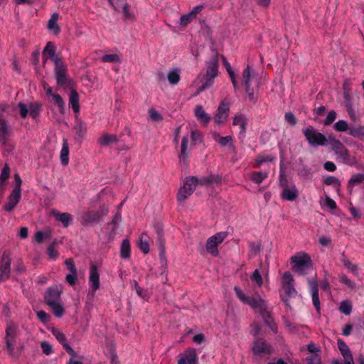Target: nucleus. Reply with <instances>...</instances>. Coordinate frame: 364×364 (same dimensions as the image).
I'll use <instances>...</instances> for the list:
<instances>
[{
    "instance_id": "f257e3e1",
    "label": "nucleus",
    "mask_w": 364,
    "mask_h": 364,
    "mask_svg": "<svg viewBox=\"0 0 364 364\" xmlns=\"http://www.w3.org/2000/svg\"><path fill=\"white\" fill-rule=\"evenodd\" d=\"M234 291L237 298L245 304L249 305L252 309L259 313L264 320V322L269 326L270 329L274 333H277V325L272 321L269 311L267 309L266 302L258 294L250 296L238 287H234Z\"/></svg>"
},
{
    "instance_id": "f03ea898",
    "label": "nucleus",
    "mask_w": 364,
    "mask_h": 364,
    "mask_svg": "<svg viewBox=\"0 0 364 364\" xmlns=\"http://www.w3.org/2000/svg\"><path fill=\"white\" fill-rule=\"evenodd\" d=\"M222 176L210 175L201 178L195 176H188L185 178L183 185L179 188L177 200L180 203H183L199 186H206L210 183H221Z\"/></svg>"
},
{
    "instance_id": "7ed1b4c3",
    "label": "nucleus",
    "mask_w": 364,
    "mask_h": 364,
    "mask_svg": "<svg viewBox=\"0 0 364 364\" xmlns=\"http://www.w3.org/2000/svg\"><path fill=\"white\" fill-rule=\"evenodd\" d=\"M291 270L300 275H304L312 268L313 263L311 257L305 252L300 251L290 258Z\"/></svg>"
},
{
    "instance_id": "20e7f679",
    "label": "nucleus",
    "mask_w": 364,
    "mask_h": 364,
    "mask_svg": "<svg viewBox=\"0 0 364 364\" xmlns=\"http://www.w3.org/2000/svg\"><path fill=\"white\" fill-rule=\"evenodd\" d=\"M206 72L203 76V82L199 87L198 92L205 90L210 87L214 82V79L218 75L219 63L216 55L213 56L206 63Z\"/></svg>"
},
{
    "instance_id": "39448f33",
    "label": "nucleus",
    "mask_w": 364,
    "mask_h": 364,
    "mask_svg": "<svg viewBox=\"0 0 364 364\" xmlns=\"http://www.w3.org/2000/svg\"><path fill=\"white\" fill-rule=\"evenodd\" d=\"M228 235L226 231L219 232L208 238L205 243L206 251L213 257L219 255L218 246L223 242Z\"/></svg>"
},
{
    "instance_id": "423d86ee",
    "label": "nucleus",
    "mask_w": 364,
    "mask_h": 364,
    "mask_svg": "<svg viewBox=\"0 0 364 364\" xmlns=\"http://www.w3.org/2000/svg\"><path fill=\"white\" fill-rule=\"evenodd\" d=\"M308 143L311 146H325L328 141V137L326 138L324 134L318 132L313 127L309 126L303 130Z\"/></svg>"
},
{
    "instance_id": "0eeeda50",
    "label": "nucleus",
    "mask_w": 364,
    "mask_h": 364,
    "mask_svg": "<svg viewBox=\"0 0 364 364\" xmlns=\"http://www.w3.org/2000/svg\"><path fill=\"white\" fill-rule=\"evenodd\" d=\"M328 142L334 153L338 155L344 163H348L350 160V154L342 142L336 139L332 134L328 135Z\"/></svg>"
},
{
    "instance_id": "6e6552de",
    "label": "nucleus",
    "mask_w": 364,
    "mask_h": 364,
    "mask_svg": "<svg viewBox=\"0 0 364 364\" xmlns=\"http://www.w3.org/2000/svg\"><path fill=\"white\" fill-rule=\"evenodd\" d=\"M54 73L58 85L63 86L68 83V66L63 59L55 60Z\"/></svg>"
},
{
    "instance_id": "1a4fd4ad",
    "label": "nucleus",
    "mask_w": 364,
    "mask_h": 364,
    "mask_svg": "<svg viewBox=\"0 0 364 364\" xmlns=\"http://www.w3.org/2000/svg\"><path fill=\"white\" fill-rule=\"evenodd\" d=\"M280 186L282 188L281 197L283 200L293 201L298 198L299 191L294 184L289 185L286 178H284L280 181Z\"/></svg>"
},
{
    "instance_id": "9d476101",
    "label": "nucleus",
    "mask_w": 364,
    "mask_h": 364,
    "mask_svg": "<svg viewBox=\"0 0 364 364\" xmlns=\"http://www.w3.org/2000/svg\"><path fill=\"white\" fill-rule=\"evenodd\" d=\"M17 336V327L13 324L9 323L6 328V350L11 356L14 355V346L16 344V339Z\"/></svg>"
},
{
    "instance_id": "9b49d317",
    "label": "nucleus",
    "mask_w": 364,
    "mask_h": 364,
    "mask_svg": "<svg viewBox=\"0 0 364 364\" xmlns=\"http://www.w3.org/2000/svg\"><path fill=\"white\" fill-rule=\"evenodd\" d=\"M177 364H199L197 350L194 348H187L177 356Z\"/></svg>"
},
{
    "instance_id": "f8f14e48",
    "label": "nucleus",
    "mask_w": 364,
    "mask_h": 364,
    "mask_svg": "<svg viewBox=\"0 0 364 364\" xmlns=\"http://www.w3.org/2000/svg\"><path fill=\"white\" fill-rule=\"evenodd\" d=\"M253 78L254 75L252 74L250 66L247 65L242 73V83L250 100H255V91L251 87Z\"/></svg>"
},
{
    "instance_id": "ddd939ff",
    "label": "nucleus",
    "mask_w": 364,
    "mask_h": 364,
    "mask_svg": "<svg viewBox=\"0 0 364 364\" xmlns=\"http://www.w3.org/2000/svg\"><path fill=\"white\" fill-rule=\"evenodd\" d=\"M338 348L343 358V361L341 362L338 360H333V364H354L352 353L346 345V343L341 339L338 340Z\"/></svg>"
},
{
    "instance_id": "4468645a",
    "label": "nucleus",
    "mask_w": 364,
    "mask_h": 364,
    "mask_svg": "<svg viewBox=\"0 0 364 364\" xmlns=\"http://www.w3.org/2000/svg\"><path fill=\"white\" fill-rule=\"evenodd\" d=\"M282 287L289 296H293L296 294V291L294 288V280L289 272L284 273L282 278Z\"/></svg>"
},
{
    "instance_id": "2eb2a0df",
    "label": "nucleus",
    "mask_w": 364,
    "mask_h": 364,
    "mask_svg": "<svg viewBox=\"0 0 364 364\" xmlns=\"http://www.w3.org/2000/svg\"><path fill=\"white\" fill-rule=\"evenodd\" d=\"M229 111V102L226 100L221 101L215 115V122L217 124L225 122L228 117Z\"/></svg>"
},
{
    "instance_id": "dca6fc26",
    "label": "nucleus",
    "mask_w": 364,
    "mask_h": 364,
    "mask_svg": "<svg viewBox=\"0 0 364 364\" xmlns=\"http://www.w3.org/2000/svg\"><path fill=\"white\" fill-rule=\"evenodd\" d=\"M252 352L255 355H270L272 353V346L264 339H257L252 346Z\"/></svg>"
},
{
    "instance_id": "f3484780",
    "label": "nucleus",
    "mask_w": 364,
    "mask_h": 364,
    "mask_svg": "<svg viewBox=\"0 0 364 364\" xmlns=\"http://www.w3.org/2000/svg\"><path fill=\"white\" fill-rule=\"evenodd\" d=\"M11 259L6 252H4L1 258V263L0 264V282H4L8 279L11 273Z\"/></svg>"
},
{
    "instance_id": "a211bd4d",
    "label": "nucleus",
    "mask_w": 364,
    "mask_h": 364,
    "mask_svg": "<svg viewBox=\"0 0 364 364\" xmlns=\"http://www.w3.org/2000/svg\"><path fill=\"white\" fill-rule=\"evenodd\" d=\"M101 218L102 213L100 211L88 210L82 214L80 223L83 226L91 224H97Z\"/></svg>"
},
{
    "instance_id": "6ab92c4d",
    "label": "nucleus",
    "mask_w": 364,
    "mask_h": 364,
    "mask_svg": "<svg viewBox=\"0 0 364 364\" xmlns=\"http://www.w3.org/2000/svg\"><path fill=\"white\" fill-rule=\"evenodd\" d=\"M60 291L57 287L48 289L44 295V300L48 306L61 302Z\"/></svg>"
},
{
    "instance_id": "aec40b11",
    "label": "nucleus",
    "mask_w": 364,
    "mask_h": 364,
    "mask_svg": "<svg viewBox=\"0 0 364 364\" xmlns=\"http://www.w3.org/2000/svg\"><path fill=\"white\" fill-rule=\"evenodd\" d=\"M121 219V214L119 211H117L114 215L112 221L107 225L106 230L107 231L109 239H113L115 235L118 234V229Z\"/></svg>"
},
{
    "instance_id": "412c9836",
    "label": "nucleus",
    "mask_w": 364,
    "mask_h": 364,
    "mask_svg": "<svg viewBox=\"0 0 364 364\" xmlns=\"http://www.w3.org/2000/svg\"><path fill=\"white\" fill-rule=\"evenodd\" d=\"M51 332L58 341L63 346L65 351L73 357L75 356V352L68 343L65 334L59 329L55 328L52 329Z\"/></svg>"
},
{
    "instance_id": "4be33fe9",
    "label": "nucleus",
    "mask_w": 364,
    "mask_h": 364,
    "mask_svg": "<svg viewBox=\"0 0 364 364\" xmlns=\"http://www.w3.org/2000/svg\"><path fill=\"white\" fill-rule=\"evenodd\" d=\"M203 9V5H198L195 6L189 13L183 14L180 18V25L181 26H186L193 21L198 14H199Z\"/></svg>"
},
{
    "instance_id": "5701e85b",
    "label": "nucleus",
    "mask_w": 364,
    "mask_h": 364,
    "mask_svg": "<svg viewBox=\"0 0 364 364\" xmlns=\"http://www.w3.org/2000/svg\"><path fill=\"white\" fill-rule=\"evenodd\" d=\"M89 283L93 292L100 288V275L96 265L92 264L90 268Z\"/></svg>"
},
{
    "instance_id": "b1692460",
    "label": "nucleus",
    "mask_w": 364,
    "mask_h": 364,
    "mask_svg": "<svg viewBox=\"0 0 364 364\" xmlns=\"http://www.w3.org/2000/svg\"><path fill=\"white\" fill-rule=\"evenodd\" d=\"M56 48L53 43L49 41L46 43L43 50V57L44 59H50L55 63V60H62V57L58 55H55Z\"/></svg>"
},
{
    "instance_id": "393cba45",
    "label": "nucleus",
    "mask_w": 364,
    "mask_h": 364,
    "mask_svg": "<svg viewBox=\"0 0 364 364\" xmlns=\"http://www.w3.org/2000/svg\"><path fill=\"white\" fill-rule=\"evenodd\" d=\"M21 198V193L12 191L8 197V201L4 205V210L8 212H11L19 203Z\"/></svg>"
},
{
    "instance_id": "a878e982",
    "label": "nucleus",
    "mask_w": 364,
    "mask_h": 364,
    "mask_svg": "<svg viewBox=\"0 0 364 364\" xmlns=\"http://www.w3.org/2000/svg\"><path fill=\"white\" fill-rule=\"evenodd\" d=\"M247 124V120L242 114L238 113L235 115L232 121V125L239 127L240 129V136H241L242 137L245 136Z\"/></svg>"
},
{
    "instance_id": "bb28decb",
    "label": "nucleus",
    "mask_w": 364,
    "mask_h": 364,
    "mask_svg": "<svg viewBox=\"0 0 364 364\" xmlns=\"http://www.w3.org/2000/svg\"><path fill=\"white\" fill-rule=\"evenodd\" d=\"M53 215L57 221L62 223L64 228H68L73 224V216L68 213H60L57 210H53Z\"/></svg>"
},
{
    "instance_id": "cd10ccee",
    "label": "nucleus",
    "mask_w": 364,
    "mask_h": 364,
    "mask_svg": "<svg viewBox=\"0 0 364 364\" xmlns=\"http://www.w3.org/2000/svg\"><path fill=\"white\" fill-rule=\"evenodd\" d=\"M188 143H189V141H188V136H184L181 140L179 159H180V162L183 163L185 166H187L188 164Z\"/></svg>"
},
{
    "instance_id": "c85d7f7f",
    "label": "nucleus",
    "mask_w": 364,
    "mask_h": 364,
    "mask_svg": "<svg viewBox=\"0 0 364 364\" xmlns=\"http://www.w3.org/2000/svg\"><path fill=\"white\" fill-rule=\"evenodd\" d=\"M341 262L348 272L352 273L354 275L358 274V266L356 264L353 263L344 253L341 254Z\"/></svg>"
},
{
    "instance_id": "c756f323",
    "label": "nucleus",
    "mask_w": 364,
    "mask_h": 364,
    "mask_svg": "<svg viewBox=\"0 0 364 364\" xmlns=\"http://www.w3.org/2000/svg\"><path fill=\"white\" fill-rule=\"evenodd\" d=\"M194 114L198 120H199L203 125H207L209 123L210 117L205 112L201 105H198L196 106Z\"/></svg>"
},
{
    "instance_id": "7c9ffc66",
    "label": "nucleus",
    "mask_w": 364,
    "mask_h": 364,
    "mask_svg": "<svg viewBox=\"0 0 364 364\" xmlns=\"http://www.w3.org/2000/svg\"><path fill=\"white\" fill-rule=\"evenodd\" d=\"M118 138L114 134L103 132L101 136L97 139V143L101 146H109L112 144L117 143Z\"/></svg>"
},
{
    "instance_id": "2f4dec72",
    "label": "nucleus",
    "mask_w": 364,
    "mask_h": 364,
    "mask_svg": "<svg viewBox=\"0 0 364 364\" xmlns=\"http://www.w3.org/2000/svg\"><path fill=\"white\" fill-rule=\"evenodd\" d=\"M69 102L75 113L80 112L79 95L75 90H72L69 96Z\"/></svg>"
},
{
    "instance_id": "473e14b6",
    "label": "nucleus",
    "mask_w": 364,
    "mask_h": 364,
    "mask_svg": "<svg viewBox=\"0 0 364 364\" xmlns=\"http://www.w3.org/2000/svg\"><path fill=\"white\" fill-rule=\"evenodd\" d=\"M150 242L151 239L146 234H141L140 237V241L138 242V245L144 254H147L150 250Z\"/></svg>"
},
{
    "instance_id": "72a5a7b5",
    "label": "nucleus",
    "mask_w": 364,
    "mask_h": 364,
    "mask_svg": "<svg viewBox=\"0 0 364 364\" xmlns=\"http://www.w3.org/2000/svg\"><path fill=\"white\" fill-rule=\"evenodd\" d=\"M167 78L170 84L176 85L181 79V70L176 68L170 70L167 74Z\"/></svg>"
},
{
    "instance_id": "f704fd0d",
    "label": "nucleus",
    "mask_w": 364,
    "mask_h": 364,
    "mask_svg": "<svg viewBox=\"0 0 364 364\" xmlns=\"http://www.w3.org/2000/svg\"><path fill=\"white\" fill-rule=\"evenodd\" d=\"M58 17L59 15L58 13H53L51 15L48 23V29L53 31L55 34L59 33L60 31V28L58 25Z\"/></svg>"
},
{
    "instance_id": "c9c22d12",
    "label": "nucleus",
    "mask_w": 364,
    "mask_h": 364,
    "mask_svg": "<svg viewBox=\"0 0 364 364\" xmlns=\"http://www.w3.org/2000/svg\"><path fill=\"white\" fill-rule=\"evenodd\" d=\"M213 137L214 140L221 146H225L228 144H230L234 148L232 136H221L218 133L215 132L213 133Z\"/></svg>"
},
{
    "instance_id": "e433bc0d",
    "label": "nucleus",
    "mask_w": 364,
    "mask_h": 364,
    "mask_svg": "<svg viewBox=\"0 0 364 364\" xmlns=\"http://www.w3.org/2000/svg\"><path fill=\"white\" fill-rule=\"evenodd\" d=\"M76 122L75 125V129L76 130V133L77 136L82 139L85 136L87 132V127L84 122L80 119L77 116L75 118Z\"/></svg>"
},
{
    "instance_id": "4c0bfd02",
    "label": "nucleus",
    "mask_w": 364,
    "mask_h": 364,
    "mask_svg": "<svg viewBox=\"0 0 364 364\" xmlns=\"http://www.w3.org/2000/svg\"><path fill=\"white\" fill-rule=\"evenodd\" d=\"M275 159H276V156H274L259 154L255 159L253 167L258 168L262 164H264L265 162L273 161Z\"/></svg>"
},
{
    "instance_id": "58836bf2",
    "label": "nucleus",
    "mask_w": 364,
    "mask_h": 364,
    "mask_svg": "<svg viewBox=\"0 0 364 364\" xmlns=\"http://www.w3.org/2000/svg\"><path fill=\"white\" fill-rule=\"evenodd\" d=\"M224 66L230 77L232 83L235 90L238 89V84L236 80V76L234 71L232 69L230 64L227 61L226 58L223 57Z\"/></svg>"
},
{
    "instance_id": "ea45409f",
    "label": "nucleus",
    "mask_w": 364,
    "mask_h": 364,
    "mask_svg": "<svg viewBox=\"0 0 364 364\" xmlns=\"http://www.w3.org/2000/svg\"><path fill=\"white\" fill-rule=\"evenodd\" d=\"M348 134L364 141V126L350 127Z\"/></svg>"
},
{
    "instance_id": "a19ab883",
    "label": "nucleus",
    "mask_w": 364,
    "mask_h": 364,
    "mask_svg": "<svg viewBox=\"0 0 364 364\" xmlns=\"http://www.w3.org/2000/svg\"><path fill=\"white\" fill-rule=\"evenodd\" d=\"M340 282L346 288L350 290H354L356 288V284L351 280L346 274L341 273L338 276Z\"/></svg>"
},
{
    "instance_id": "79ce46f5",
    "label": "nucleus",
    "mask_w": 364,
    "mask_h": 364,
    "mask_svg": "<svg viewBox=\"0 0 364 364\" xmlns=\"http://www.w3.org/2000/svg\"><path fill=\"white\" fill-rule=\"evenodd\" d=\"M130 243L128 239H124L120 247V256L123 259H127L130 257Z\"/></svg>"
},
{
    "instance_id": "37998d69",
    "label": "nucleus",
    "mask_w": 364,
    "mask_h": 364,
    "mask_svg": "<svg viewBox=\"0 0 364 364\" xmlns=\"http://www.w3.org/2000/svg\"><path fill=\"white\" fill-rule=\"evenodd\" d=\"M268 177L267 172L252 171L251 173V180L257 184H260L264 179Z\"/></svg>"
},
{
    "instance_id": "c03bdc74",
    "label": "nucleus",
    "mask_w": 364,
    "mask_h": 364,
    "mask_svg": "<svg viewBox=\"0 0 364 364\" xmlns=\"http://www.w3.org/2000/svg\"><path fill=\"white\" fill-rule=\"evenodd\" d=\"M60 160L63 165H67L69 162V147L67 141L64 140L60 151Z\"/></svg>"
},
{
    "instance_id": "a18cd8bd",
    "label": "nucleus",
    "mask_w": 364,
    "mask_h": 364,
    "mask_svg": "<svg viewBox=\"0 0 364 364\" xmlns=\"http://www.w3.org/2000/svg\"><path fill=\"white\" fill-rule=\"evenodd\" d=\"M57 244L58 241L55 240L47 248V254L50 259L55 260L59 255V253L55 248Z\"/></svg>"
},
{
    "instance_id": "49530a36",
    "label": "nucleus",
    "mask_w": 364,
    "mask_h": 364,
    "mask_svg": "<svg viewBox=\"0 0 364 364\" xmlns=\"http://www.w3.org/2000/svg\"><path fill=\"white\" fill-rule=\"evenodd\" d=\"M30 116L36 119L37 118L41 111V105L38 102L31 103L28 107Z\"/></svg>"
},
{
    "instance_id": "de8ad7c7",
    "label": "nucleus",
    "mask_w": 364,
    "mask_h": 364,
    "mask_svg": "<svg viewBox=\"0 0 364 364\" xmlns=\"http://www.w3.org/2000/svg\"><path fill=\"white\" fill-rule=\"evenodd\" d=\"M333 129L335 131L338 132H343L348 131V133L350 127L348 126V124L346 121L341 119L333 124Z\"/></svg>"
},
{
    "instance_id": "09e8293b",
    "label": "nucleus",
    "mask_w": 364,
    "mask_h": 364,
    "mask_svg": "<svg viewBox=\"0 0 364 364\" xmlns=\"http://www.w3.org/2000/svg\"><path fill=\"white\" fill-rule=\"evenodd\" d=\"M51 310L53 314L58 318H60L63 316L65 312V309L61 304V302L54 304L53 305L48 306Z\"/></svg>"
},
{
    "instance_id": "8fccbe9b",
    "label": "nucleus",
    "mask_w": 364,
    "mask_h": 364,
    "mask_svg": "<svg viewBox=\"0 0 364 364\" xmlns=\"http://www.w3.org/2000/svg\"><path fill=\"white\" fill-rule=\"evenodd\" d=\"M352 309V303L348 300L343 301L339 306L340 311L347 316L351 314Z\"/></svg>"
},
{
    "instance_id": "3c124183",
    "label": "nucleus",
    "mask_w": 364,
    "mask_h": 364,
    "mask_svg": "<svg viewBox=\"0 0 364 364\" xmlns=\"http://www.w3.org/2000/svg\"><path fill=\"white\" fill-rule=\"evenodd\" d=\"M10 167L7 164H5L0 174V186H3L4 183L9 179L10 176Z\"/></svg>"
},
{
    "instance_id": "603ef678",
    "label": "nucleus",
    "mask_w": 364,
    "mask_h": 364,
    "mask_svg": "<svg viewBox=\"0 0 364 364\" xmlns=\"http://www.w3.org/2000/svg\"><path fill=\"white\" fill-rule=\"evenodd\" d=\"M250 279L252 282L255 283L259 287L263 284V278L259 269H255L252 274L250 276Z\"/></svg>"
},
{
    "instance_id": "864d4df0",
    "label": "nucleus",
    "mask_w": 364,
    "mask_h": 364,
    "mask_svg": "<svg viewBox=\"0 0 364 364\" xmlns=\"http://www.w3.org/2000/svg\"><path fill=\"white\" fill-rule=\"evenodd\" d=\"M52 97L53 102L58 107L59 112L61 114H63L65 110V103L62 97L60 95L55 93Z\"/></svg>"
},
{
    "instance_id": "5fc2aeb1",
    "label": "nucleus",
    "mask_w": 364,
    "mask_h": 364,
    "mask_svg": "<svg viewBox=\"0 0 364 364\" xmlns=\"http://www.w3.org/2000/svg\"><path fill=\"white\" fill-rule=\"evenodd\" d=\"M323 182L326 185L333 186L338 191L339 190L341 186L340 181L337 178L332 176H328L326 178H325Z\"/></svg>"
},
{
    "instance_id": "6e6d98bb",
    "label": "nucleus",
    "mask_w": 364,
    "mask_h": 364,
    "mask_svg": "<svg viewBox=\"0 0 364 364\" xmlns=\"http://www.w3.org/2000/svg\"><path fill=\"white\" fill-rule=\"evenodd\" d=\"M364 181V174L358 173L353 175L348 181L349 186H354Z\"/></svg>"
},
{
    "instance_id": "4d7b16f0",
    "label": "nucleus",
    "mask_w": 364,
    "mask_h": 364,
    "mask_svg": "<svg viewBox=\"0 0 364 364\" xmlns=\"http://www.w3.org/2000/svg\"><path fill=\"white\" fill-rule=\"evenodd\" d=\"M150 119L154 122H161L163 120L162 115L155 109L151 108L149 111Z\"/></svg>"
},
{
    "instance_id": "13d9d810",
    "label": "nucleus",
    "mask_w": 364,
    "mask_h": 364,
    "mask_svg": "<svg viewBox=\"0 0 364 364\" xmlns=\"http://www.w3.org/2000/svg\"><path fill=\"white\" fill-rule=\"evenodd\" d=\"M191 144H196L197 143L202 142L203 135L198 130H193L191 132Z\"/></svg>"
},
{
    "instance_id": "bf43d9fd",
    "label": "nucleus",
    "mask_w": 364,
    "mask_h": 364,
    "mask_svg": "<svg viewBox=\"0 0 364 364\" xmlns=\"http://www.w3.org/2000/svg\"><path fill=\"white\" fill-rule=\"evenodd\" d=\"M311 296L318 295V282L316 279H309Z\"/></svg>"
},
{
    "instance_id": "052dcab7",
    "label": "nucleus",
    "mask_w": 364,
    "mask_h": 364,
    "mask_svg": "<svg viewBox=\"0 0 364 364\" xmlns=\"http://www.w3.org/2000/svg\"><path fill=\"white\" fill-rule=\"evenodd\" d=\"M337 117V114L334 110H331L328 112V114L323 122L325 126L331 124Z\"/></svg>"
},
{
    "instance_id": "680f3d73",
    "label": "nucleus",
    "mask_w": 364,
    "mask_h": 364,
    "mask_svg": "<svg viewBox=\"0 0 364 364\" xmlns=\"http://www.w3.org/2000/svg\"><path fill=\"white\" fill-rule=\"evenodd\" d=\"M102 60L105 63H117L119 60V57L117 54H106L102 57Z\"/></svg>"
},
{
    "instance_id": "e2e57ef3",
    "label": "nucleus",
    "mask_w": 364,
    "mask_h": 364,
    "mask_svg": "<svg viewBox=\"0 0 364 364\" xmlns=\"http://www.w3.org/2000/svg\"><path fill=\"white\" fill-rule=\"evenodd\" d=\"M307 364H321V358L318 353H314L306 358Z\"/></svg>"
},
{
    "instance_id": "0e129e2a",
    "label": "nucleus",
    "mask_w": 364,
    "mask_h": 364,
    "mask_svg": "<svg viewBox=\"0 0 364 364\" xmlns=\"http://www.w3.org/2000/svg\"><path fill=\"white\" fill-rule=\"evenodd\" d=\"M18 107L19 109V113L22 118H26L28 114V107L27 105L23 102H19L18 105Z\"/></svg>"
},
{
    "instance_id": "69168bd1",
    "label": "nucleus",
    "mask_w": 364,
    "mask_h": 364,
    "mask_svg": "<svg viewBox=\"0 0 364 364\" xmlns=\"http://www.w3.org/2000/svg\"><path fill=\"white\" fill-rule=\"evenodd\" d=\"M38 318L43 323H46L50 321V315L44 311H38L36 313Z\"/></svg>"
},
{
    "instance_id": "338daca9",
    "label": "nucleus",
    "mask_w": 364,
    "mask_h": 364,
    "mask_svg": "<svg viewBox=\"0 0 364 364\" xmlns=\"http://www.w3.org/2000/svg\"><path fill=\"white\" fill-rule=\"evenodd\" d=\"M65 264L67 266L68 269L70 272V273H77L74 261L72 258L67 259L65 261Z\"/></svg>"
},
{
    "instance_id": "774afa93",
    "label": "nucleus",
    "mask_w": 364,
    "mask_h": 364,
    "mask_svg": "<svg viewBox=\"0 0 364 364\" xmlns=\"http://www.w3.org/2000/svg\"><path fill=\"white\" fill-rule=\"evenodd\" d=\"M41 347L43 353L46 355H50L53 351L52 346L46 341L42 342L41 343Z\"/></svg>"
}]
</instances>
